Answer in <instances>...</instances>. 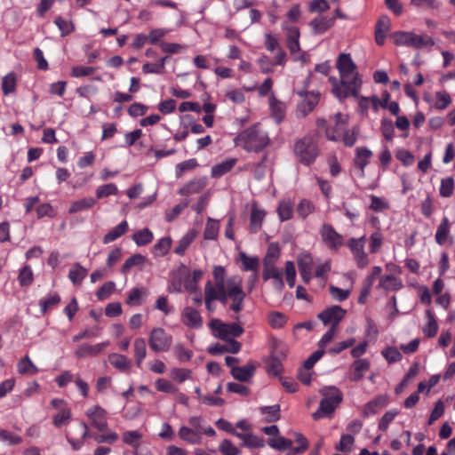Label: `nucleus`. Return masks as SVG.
<instances>
[{
	"label": "nucleus",
	"instance_id": "f257e3e1",
	"mask_svg": "<svg viewBox=\"0 0 455 455\" xmlns=\"http://www.w3.org/2000/svg\"><path fill=\"white\" fill-rule=\"evenodd\" d=\"M336 67L339 73V81L336 77L329 78L332 86L331 92L340 100L350 96L356 97L362 85V80L350 54L340 53Z\"/></svg>",
	"mask_w": 455,
	"mask_h": 455
},
{
	"label": "nucleus",
	"instance_id": "f03ea898",
	"mask_svg": "<svg viewBox=\"0 0 455 455\" xmlns=\"http://www.w3.org/2000/svg\"><path fill=\"white\" fill-rule=\"evenodd\" d=\"M235 141L242 142L245 150L257 152L268 145L269 138L267 132L260 128V124H256L241 132Z\"/></svg>",
	"mask_w": 455,
	"mask_h": 455
},
{
	"label": "nucleus",
	"instance_id": "7ed1b4c3",
	"mask_svg": "<svg viewBox=\"0 0 455 455\" xmlns=\"http://www.w3.org/2000/svg\"><path fill=\"white\" fill-rule=\"evenodd\" d=\"M358 108L362 112L379 110H387L391 114H397L399 112L398 103L390 100V94L387 92H384L382 98L379 99L377 96L363 97L357 94Z\"/></svg>",
	"mask_w": 455,
	"mask_h": 455
},
{
	"label": "nucleus",
	"instance_id": "20e7f679",
	"mask_svg": "<svg viewBox=\"0 0 455 455\" xmlns=\"http://www.w3.org/2000/svg\"><path fill=\"white\" fill-rule=\"evenodd\" d=\"M391 38L395 45L414 49H430L435 44L434 39L428 35L411 31L394 32Z\"/></svg>",
	"mask_w": 455,
	"mask_h": 455
},
{
	"label": "nucleus",
	"instance_id": "39448f33",
	"mask_svg": "<svg viewBox=\"0 0 455 455\" xmlns=\"http://www.w3.org/2000/svg\"><path fill=\"white\" fill-rule=\"evenodd\" d=\"M323 399L319 408L313 413V419L317 420L323 417H331L335 409L342 402V393L336 387H326L321 391Z\"/></svg>",
	"mask_w": 455,
	"mask_h": 455
},
{
	"label": "nucleus",
	"instance_id": "423d86ee",
	"mask_svg": "<svg viewBox=\"0 0 455 455\" xmlns=\"http://www.w3.org/2000/svg\"><path fill=\"white\" fill-rule=\"evenodd\" d=\"M293 152L297 160L306 166L312 164L319 154L317 144L311 135H306L297 140Z\"/></svg>",
	"mask_w": 455,
	"mask_h": 455
},
{
	"label": "nucleus",
	"instance_id": "0eeeda50",
	"mask_svg": "<svg viewBox=\"0 0 455 455\" xmlns=\"http://www.w3.org/2000/svg\"><path fill=\"white\" fill-rule=\"evenodd\" d=\"M226 305L228 299L231 300L229 308L235 314L241 312L243 308V301L246 293L242 289L241 280L236 277H232L228 280V292L225 294Z\"/></svg>",
	"mask_w": 455,
	"mask_h": 455
},
{
	"label": "nucleus",
	"instance_id": "6e6552de",
	"mask_svg": "<svg viewBox=\"0 0 455 455\" xmlns=\"http://www.w3.org/2000/svg\"><path fill=\"white\" fill-rule=\"evenodd\" d=\"M210 326L215 336L223 340L234 339V338L240 337L244 331L243 326L237 323H226L218 319L212 320Z\"/></svg>",
	"mask_w": 455,
	"mask_h": 455
},
{
	"label": "nucleus",
	"instance_id": "1a4fd4ad",
	"mask_svg": "<svg viewBox=\"0 0 455 455\" xmlns=\"http://www.w3.org/2000/svg\"><path fill=\"white\" fill-rule=\"evenodd\" d=\"M172 338L163 328H154L148 337V345L156 352H166L170 349Z\"/></svg>",
	"mask_w": 455,
	"mask_h": 455
},
{
	"label": "nucleus",
	"instance_id": "9d476101",
	"mask_svg": "<svg viewBox=\"0 0 455 455\" xmlns=\"http://www.w3.org/2000/svg\"><path fill=\"white\" fill-rule=\"evenodd\" d=\"M319 233L322 242L331 250L337 251L344 243L343 236L339 234L331 224H323L319 229Z\"/></svg>",
	"mask_w": 455,
	"mask_h": 455
},
{
	"label": "nucleus",
	"instance_id": "9b49d317",
	"mask_svg": "<svg viewBox=\"0 0 455 455\" xmlns=\"http://www.w3.org/2000/svg\"><path fill=\"white\" fill-rule=\"evenodd\" d=\"M85 415L89 419L92 427L99 431H102L104 433L108 432V418L106 410L99 405H94L86 411Z\"/></svg>",
	"mask_w": 455,
	"mask_h": 455
},
{
	"label": "nucleus",
	"instance_id": "f8f14e48",
	"mask_svg": "<svg viewBox=\"0 0 455 455\" xmlns=\"http://www.w3.org/2000/svg\"><path fill=\"white\" fill-rule=\"evenodd\" d=\"M364 241L365 235H363L360 238H351L347 243V246L354 255L357 267L360 268L365 267L369 263L368 256L364 251Z\"/></svg>",
	"mask_w": 455,
	"mask_h": 455
},
{
	"label": "nucleus",
	"instance_id": "ddd939ff",
	"mask_svg": "<svg viewBox=\"0 0 455 455\" xmlns=\"http://www.w3.org/2000/svg\"><path fill=\"white\" fill-rule=\"evenodd\" d=\"M346 312L340 306L335 305L319 313L317 317L324 325L331 323V327L337 328L339 322L344 318Z\"/></svg>",
	"mask_w": 455,
	"mask_h": 455
},
{
	"label": "nucleus",
	"instance_id": "4468645a",
	"mask_svg": "<svg viewBox=\"0 0 455 455\" xmlns=\"http://www.w3.org/2000/svg\"><path fill=\"white\" fill-rule=\"evenodd\" d=\"M281 28L285 32L286 44L291 54L299 52L300 51L299 28L289 25L285 21L281 24Z\"/></svg>",
	"mask_w": 455,
	"mask_h": 455
},
{
	"label": "nucleus",
	"instance_id": "2eb2a0df",
	"mask_svg": "<svg viewBox=\"0 0 455 455\" xmlns=\"http://www.w3.org/2000/svg\"><path fill=\"white\" fill-rule=\"evenodd\" d=\"M108 345V341L98 343L96 345L82 344L76 349L75 355L78 359L86 356L94 357L102 353Z\"/></svg>",
	"mask_w": 455,
	"mask_h": 455
},
{
	"label": "nucleus",
	"instance_id": "dca6fc26",
	"mask_svg": "<svg viewBox=\"0 0 455 455\" xmlns=\"http://www.w3.org/2000/svg\"><path fill=\"white\" fill-rule=\"evenodd\" d=\"M301 100L299 103V108L303 114H307L315 110L319 103L320 94L315 92H299Z\"/></svg>",
	"mask_w": 455,
	"mask_h": 455
},
{
	"label": "nucleus",
	"instance_id": "f3484780",
	"mask_svg": "<svg viewBox=\"0 0 455 455\" xmlns=\"http://www.w3.org/2000/svg\"><path fill=\"white\" fill-rule=\"evenodd\" d=\"M81 427L84 429V433L82 435V438L83 439H86V438H89V437H93V439L98 443H109V444L114 443L118 439V435L116 433L113 432V431H108V432L103 433L101 435H92L89 432V427H88L87 423L81 422Z\"/></svg>",
	"mask_w": 455,
	"mask_h": 455
},
{
	"label": "nucleus",
	"instance_id": "a211bd4d",
	"mask_svg": "<svg viewBox=\"0 0 455 455\" xmlns=\"http://www.w3.org/2000/svg\"><path fill=\"white\" fill-rule=\"evenodd\" d=\"M335 18L328 16H317L309 22L313 34L320 35L326 32L334 25Z\"/></svg>",
	"mask_w": 455,
	"mask_h": 455
},
{
	"label": "nucleus",
	"instance_id": "6ab92c4d",
	"mask_svg": "<svg viewBox=\"0 0 455 455\" xmlns=\"http://www.w3.org/2000/svg\"><path fill=\"white\" fill-rule=\"evenodd\" d=\"M275 264H263L262 277L265 281L268 279L275 280V285L278 291L283 288V273L275 266Z\"/></svg>",
	"mask_w": 455,
	"mask_h": 455
},
{
	"label": "nucleus",
	"instance_id": "aec40b11",
	"mask_svg": "<svg viewBox=\"0 0 455 455\" xmlns=\"http://www.w3.org/2000/svg\"><path fill=\"white\" fill-rule=\"evenodd\" d=\"M227 344L221 345L216 343L208 348V352L212 355H220L224 353L236 354L241 349V343L235 339L226 340Z\"/></svg>",
	"mask_w": 455,
	"mask_h": 455
},
{
	"label": "nucleus",
	"instance_id": "412c9836",
	"mask_svg": "<svg viewBox=\"0 0 455 455\" xmlns=\"http://www.w3.org/2000/svg\"><path fill=\"white\" fill-rule=\"evenodd\" d=\"M390 29V20L387 16H381L375 27V41L377 44L383 45L385 44L386 34Z\"/></svg>",
	"mask_w": 455,
	"mask_h": 455
},
{
	"label": "nucleus",
	"instance_id": "4be33fe9",
	"mask_svg": "<svg viewBox=\"0 0 455 455\" xmlns=\"http://www.w3.org/2000/svg\"><path fill=\"white\" fill-rule=\"evenodd\" d=\"M255 369L256 367L254 363H249L246 365L233 368V371H231V374L235 379L239 381L248 382L253 377L255 373Z\"/></svg>",
	"mask_w": 455,
	"mask_h": 455
},
{
	"label": "nucleus",
	"instance_id": "5701e85b",
	"mask_svg": "<svg viewBox=\"0 0 455 455\" xmlns=\"http://www.w3.org/2000/svg\"><path fill=\"white\" fill-rule=\"evenodd\" d=\"M451 102L450 94L445 91L436 92L432 95L430 103L436 110H444Z\"/></svg>",
	"mask_w": 455,
	"mask_h": 455
},
{
	"label": "nucleus",
	"instance_id": "b1692460",
	"mask_svg": "<svg viewBox=\"0 0 455 455\" xmlns=\"http://www.w3.org/2000/svg\"><path fill=\"white\" fill-rule=\"evenodd\" d=\"M266 212L258 208L256 204L251 207V218H250V229L252 233L258 232L262 225Z\"/></svg>",
	"mask_w": 455,
	"mask_h": 455
},
{
	"label": "nucleus",
	"instance_id": "393cba45",
	"mask_svg": "<svg viewBox=\"0 0 455 455\" xmlns=\"http://www.w3.org/2000/svg\"><path fill=\"white\" fill-rule=\"evenodd\" d=\"M379 287L387 291H397L403 287V282L393 275H386L380 277Z\"/></svg>",
	"mask_w": 455,
	"mask_h": 455
},
{
	"label": "nucleus",
	"instance_id": "a878e982",
	"mask_svg": "<svg viewBox=\"0 0 455 455\" xmlns=\"http://www.w3.org/2000/svg\"><path fill=\"white\" fill-rule=\"evenodd\" d=\"M109 363L121 371H127L132 366V362L125 355L120 354H110L108 355Z\"/></svg>",
	"mask_w": 455,
	"mask_h": 455
},
{
	"label": "nucleus",
	"instance_id": "bb28decb",
	"mask_svg": "<svg viewBox=\"0 0 455 455\" xmlns=\"http://www.w3.org/2000/svg\"><path fill=\"white\" fill-rule=\"evenodd\" d=\"M142 439V434L137 430L126 431L122 435V440L124 443L131 445L134 449V455H140L138 451Z\"/></svg>",
	"mask_w": 455,
	"mask_h": 455
},
{
	"label": "nucleus",
	"instance_id": "cd10ccee",
	"mask_svg": "<svg viewBox=\"0 0 455 455\" xmlns=\"http://www.w3.org/2000/svg\"><path fill=\"white\" fill-rule=\"evenodd\" d=\"M179 436L180 439L191 444H198L202 441L201 432L188 427H181L180 428Z\"/></svg>",
	"mask_w": 455,
	"mask_h": 455
},
{
	"label": "nucleus",
	"instance_id": "c85d7f7f",
	"mask_svg": "<svg viewBox=\"0 0 455 455\" xmlns=\"http://www.w3.org/2000/svg\"><path fill=\"white\" fill-rule=\"evenodd\" d=\"M353 373L350 377V379L353 381H359L363 378V374L370 368V363L366 359H358L354 362L353 365Z\"/></svg>",
	"mask_w": 455,
	"mask_h": 455
},
{
	"label": "nucleus",
	"instance_id": "c756f323",
	"mask_svg": "<svg viewBox=\"0 0 455 455\" xmlns=\"http://www.w3.org/2000/svg\"><path fill=\"white\" fill-rule=\"evenodd\" d=\"M371 156L372 153L369 148L365 147L357 148L355 150V164L363 172Z\"/></svg>",
	"mask_w": 455,
	"mask_h": 455
},
{
	"label": "nucleus",
	"instance_id": "7c9ffc66",
	"mask_svg": "<svg viewBox=\"0 0 455 455\" xmlns=\"http://www.w3.org/2000/svg\"><path fill=\"white\" fill-rule=\"evenodd\" d=\"M186 325L197 328L202 325V318L199 312L192 307H187L183 313Z\"/></svg>",
	"mask_w": 455,
	"mask_h": 455
},
{
	"label": "nucleus",
	"instance_id": "2f4dec72",
	"mask_svg": "<svg viewBox=\"0 0 455 455\" xmlns=\"http://www.w3.org/2000/svg\"><path fill=\"white\" fill-rule=\"evenodd\" d=\"M87 273L88 271L85 267L79 263H76L69 270L68 278L74 285H79L87 275Z\"/></svg>",
	"mask_w": 455,
	"mask_h": 455
},
{
	"label": "nucleus",
	"instance_id": "473e14b6",
	"mask_svg": "<svg viewBox=\"0 0 455 455\" xmlns=\"http://www.w3.org/2000/svg\"><path fill=\"white\" fill-rule=\"evenodd\" d=\"M128 223L126 220L122 221L118 226L114 228L108 233H107L103 237L104 243H109L123 235H124L128 231Z\"/></svg>",
	"mask_w": 455,
	"mask_h": 455
},
{
	"label": "nucleus",
	"instance_id": "72a5a7b5",
	"mask_svg": "<svg viewBox=\"0 0 455 455\" xmlns=\"http://www.w3.org/2000/svg\"><path fill=\"white\" fill-rule=\"evenodd\" d=\"M96 204V199L92 197H85L75 201L71 204L68 213L73 214L84 210L91 209Z\"/></svg>",
	"mask_w": 455,
	"mask_h": 455
},
{
	"label": "nucleus",
	"instance_id": "f704fd0d",
	"mask_svg": "<svg viewBox=\"0 0 455 455\" xmlns=\"http://www.w3.org/2000/svg\"><path fill=\"white\" fill-rule=\"evenodd\" d=\"M133 349L136 364L140 368L142 361L147 355V345L145 339L142 338H137L133 342Z\"/></svg>",
	"mask_w": 455,
	"mask_h": 455
},
{
	"label": "nucleus",
	"instance_id": "c9c22d12",
	"mask_svg": "<svg viewBox=\"0 0 455 455\" xmlns=\"http://www.w3.org/2000/svg\"><path fill=\"white\" fill-rule=\"evenodd\" d=\"M17 369L19 373L22 375H34L38 371L37 367L31 362L28 355L18 362Z\"/></svg>",
	"mask_w": 455,
	"mask_h": 455
},
{
	"label": "nucleus",
	"instance_id": "e433bc0d",
	"mask_svg": "<svg viewBox=\"0 0 455 455\" xmlns=\"http://www.w3.org/2000/svg\"><path fill=\"white\" fill-rule=\"evenodd\" d=\"M426 315L427 317V323L423 327L422 331L426 337L432 338L435 337L438 331V324L435 316L431 310L426 311Z\"/></svg>",
	"mask_w": 455,
	"mask_h": 455
},
{
	"label": "nucleus",
	"instance_id": "4c0bfd02",
	"mask_svg": "<svg viewBox=\"0 0 455 455\" xmlns=\"http://www.w3.org/2000/svg\"><path fill=\"white\" fill-rule=\"evenodd\" d=\"M132 240L138 246L148 244L153 240V233L148 228H143L135 232Z\"/></svg>",
	"mask_w": 455,
	"mask_h": 455
},
{
	"label": "nucleus",
	"instance_id": "58836bf2",
	"mask_svg": "<svg viewBox=\"0 0 455 455\" xmlns=\"http://www.w3.org/2000/svg\"><path fill=\"white\" fill-rule=\"evenodd\" d=\"M235 163L236 159L231 158L214 165L212 169V177H220L227 173L235 166Z\"/></svg>",
	"mask_w": 455,
	"mask_h": 455
},
{
	"label": "nucleus",
	"instance_id": "ea45409f",
	"mask_svg": "<svg viewBox=\"0 0 455 455\" xmlns=\"http://www.w3.org/2000/svg\"><path fill=\"white\" fill-rule=\"evenodd\" d=\"M205 299L208 301L220 300L222 304L226 305L225 294H220L211 282H207L204 288Z\"/></svg>",
	"mask_w": 455,
	"mask_h": 455
},
{
	"label": "nucleus",
	"instance_id": "a19ab883",
	"mask_svg": "<svg viewBox=\"0 0 455 455\" xmlns=\"http://www.w3.org/2000/svg\"><path fill=\"white\" fill-rule=\"evenodd\" d=\"M268 445L273 449L283 451L292 449V441L283 436H277L276 438L269 439Z\"/></svg>",
	"mask_w": 455,
	"mask_h": 455
},
{
	"label": "nucleus",
	"instance_id": "79ce46f5",
	"mask_svg": "<svg viewBox=\"0 0 455 455\" xmlns=\"http://www.w3.org/2000/svg\"><path fill=\"white\" fill-rule=\"evenodd\" d=\"M449 232H450V223H449L448 219L446 217H444L442 220V221L437 228L436 234H435L436 243L440 245H443L448 237Z\"/></svg>",
	"mask_w": 455,
	"mask_h": 455
},
{
	"label": "nucleus",
	"instance_id": "37998d69",
	"mask_svg": "<svg viewBox=\"0 0 455 455\" xmlns=\"http://www.w3.org/2000/svg\"><path fill=\"white\" fill-rule=\"evenodd\" d=\"M277 214L281 221L290 220L293 214V204L291 201H282L277 207Z\"/></svg>",
	"mask_w": 455,
	"mask_h": 455
},
{
	"label": "nucleus",
	"instance_id": "c03bdc74",
	"mask_svg": "<svg viewBox=\"0 0 455 455\" xmlns=\"http://www.w3.org/2000/svg\"><path fill=\"white\" fill-rule=\"evenodd\" d=\"M172 246L171 237H164L156 243L153 247V253L156 256L163 257L166 255Z\"/></svg>",
	"mask_w": 455,
	"mask_h": 455
},
{
	"label": "nucleus",
	"instance_id": "a18cd8bd",
	"mask_svg": "<svg viewBox=\"0 0 455 455\" xmlns=\"http://www.w3.org/2000/svg\"><path fill=\"white\" fill-rule=\"evenodd\" d=\"M205 185H206L205 179H199V180H192L186 187H184L180 189V194L188 195V194L199 193L201 190H203L204 188Z\"/></svg>",
	"mask_w": 455,
	"mask_h": 455
},
{
	"label": "nucleus",
	"instance_id": "49530a36",
	"mask_svg": "<svg viewBox=\"0 0 455 455\" xmlns=\"http://www.w3.org/2000/svg\"><path fill=\"white\" fill-rule=\"evenodd\" d=\"M236 436L241 438L243 442V445L248 447L262 448L264 447L263 439L253 435L251 434H236Z\"/></svg>",
	"mask_w": 455,
	"mask_h": 455
},
{
	"label": "nucleus",
	"instance_id": "de8ad7c7",
	"mask_svg": "<svg viewBox=\"0 0 455 455\" xmlns=\"http://www.w3.org/2000/svg\"><path fill=\"white\" fill-rule=\"evenodd\" d=\"M55 25L60 31L61 36H66L75 30V26L71 20H64L59 16L54 20Z\"/></svg>",
	"mask_w": 455,
	"mask_h": 455
},
{
	"label": "nucleus",
	"instance_id": "09e8293b",
	"mask_svg": "<svg viewBox=\"0 0 455 455\" xmlns=\"http://www.w3.org/2000/svg\"><path fill=\"white\" fill-rule=\"evenodd\" d=\"M294 435H295V440L298 443L299 446L292 447V449H291L287 452V455H296V454L303 453L308 448V442L303 435H301L299 433H295Z\"/></svg>",
	"mask_w": 455,
	"mask_h": 455
},
{
	"label": "nucleus",
	"instance_id": "8fccbe9b",
	"mask_svg": "<svg viewBox=\"0 0 455 455\" xmlns=\"http://www.w3.org/2000/svg\"><path fill=\"white\" fill-rule=\"evenodd\" d=\"M219 228V222L209 218L204 231V237L209 240L215 239L218 235Z\"/></svg>",
	"mask_w": 455,
	"mask_h": 455
},
{
	"label": "nucleus",
	"instance_id": "3c124183",
	"mask_svg": "<svg viewBox=\"0 0 455 455\" xmlns=\"http://www.w3.org/2000/svg\"><path fill=\"white\" fill-rule=\"evenodd\" d=\"M16 88V76L13 72L8 73L4 76L2 81V90L4 94L8 95L15 91Z\"/></svg>",
	"mask_w": 455,
	"mask_h": 455
},
{
	"label": "nucleus",
	"instance_id": "603ef678",
	"mask_svg": "<svg viewBox=\"0 0 455 455\" xmlns=\"http://www.w3.org/2000/svg\"><path fill=\"white\" fill-rule=\"evenodd\" d=\"M315 211V204L307 200L303 199L299 202L297 206V212L302 219L307 218L309 214L313 213Z\"/></svg>",
	"mask_w": 455,
	"mask_h": 455
},
{
	"label": "nucleus",
	"instance_id": "864d4df0",
	"mask_svg": "<svg viewBox=\"0 0 455 455\" xmlns=\"http://www.w3.org/2000/svg\"><path fill=\"white\" fill-rule=\"evenodd\" d=\"M172 285L177 291H181L182 288L190 293L197 291V283H196L195 280H191L188 275H187L185 277L184 284H182L180 282L178 283L173 282Z\"/></svg>",
	"mask_w": 455,
	"mask_h": 455
},
{
	"label": "nucleus",
	"instance_id": "5fc2aeb1",
	"mask_svg": "<svg viewBox=\"0 0 455 455\" xmlns=\"http://www.w3.org/2000/svg\"><path fill=\"white\" fill-rule=\"evenodd\" d=\"M280 256L279 246L275 243H271L268 246L267 254L263 259V264H275Z\"/></svg>",
	"mask_w": 455,
	"mask_h": 455
},
{
	"label": "nucleus",
	"instance_id": "6e6d98bb",
	"mask_svg": "<svg viewBox=\"0 0 455 455\" xmlns=\"http://www.w3.org/2000/svg\"><path fill=\"white\" fill-rule=\"evenodd\" d=\"M116 290V283L112 281L105 283L96 292V297L100 300L108 299Z\"/></svg>",
	"mask_w": 455,
	"mask_h": 455
},
{
	"label": "nucleus",
	"instance_id": "4d7b16f0",
	"mask_svg": "<svg viewBox=\"0 0 455 455\" xmlns=\"http://www.w3.org/2000/svg\"><path fill=\"white\" fill-rule=\"evenodd\" d=\"M146 258L141 254H134L128 258L122 266L123 273H127L132 267L143 264Z\"/></svg>",
	"mask_w": 455,
	"mask_h": 455
},
{
	"label": "nucleus",
	"instance_id": "13d9d810",
	"mask_svg": "<svg viewBox=\"0 0 455 455\" xmlns=\"http://www.w3.org/2000/svg\"><path fill=\"white\" fill-rule=\"evenodd\" d=\"M117 192V187L114 183H109L100 186L96 189V197L100 199L108 196L116 195Z\"/></svg>",
	"mask_w": 455,
	"mask_h": 455
},
{
	"label": "nucleus",
	"instance_id": "bf43d9fd",
	"mask_svg": "<svg viewBox=\"0 0 455 455\" xmlns=\"http://www.w3.org/2000/svg\"><path fill=\"white\" fill-rule=\"evenodd\" d=\"M195 238V235L192 233L186 234L180 241L178 245L174 249V252L179 255H184L186 250L190 245Z\"/></svg>",
	"mask_w": 455,
	"mask_h": 455
},
{
	"label": "nucleus",
	"instance_id": "052dcab7",
	"mask_svg": "<svg viewBox=\"0 0 455 455\" xmlns=\"http://www.w3.org/2000/svg\"><path fill=\"white\" fill-rule=\"evenodd\" d=\"M60 302V297L58 293H53L48 298L41 299L39 301V305L41 307L42 313L44 315L50 307L58 305Z\"/></svg>",
	"mask_w": 455,
	"mask_h": 455
},
{
	"label": "nucleus",
	"instance_id": "680f3d73",
	"mask_svg": "<svg viewBox=\"0 0 455 455\" xmlns=\"http://www.w3.org/2000/svg\"><path fill=\"white\" fill-rule=\"evenodd\" d=\"M264 44L266 49L270 52H275L279 49H282L280 46L278 38L272 35L271 33H266L264 36Z\"/></svg>",
	"mask_w": 455,
	"mask_h": 455
},
{
	"label": "nucleus",
	"instance_id": "e2e57ef3",
	"mask_svg": "<svg viewBox=\"0 0 455 455\" xmlns=\"http://www.w3.org/2000/svg\"><path fill=\"white\" fill-rule=\"evenodd\" d=\"M454 180L451 177L443 179L440 186V195L443 197H450L453 194Z\"/></svg>",
	"mask_w": 455,
	"mask_h": 455
},
{
	"label": "nucleus",
	"instance_id": "0e129e2a",
	"mask_svg": "<svg viewBox=\"0 0 455 455\" xmlns=\"http://www.w3.org/2000/svg\"><path fill=\"white\" fill-rule=\"evenodd\" d=\"M330 9V4L326 0H312L308 4V12L313 13H322Z\"/></svg>",
	"mask_w": 455,
	"mask_h": 455
},
{
	"label": "nucleus",
	"instance_id": "69168bd1",
	"mask_svg": "<svg viewBox=\"0 0 455 455\" xmlns=\"http://www.w3.org/2000/svg\"><path fill=\"white\" fill-rule=\"evenodd\" d=\"M18 279L21 286L30 285L34 280L32 269L28 266H25L20 270Z\"/></svg>",
	"mask_w": 455,
	"mask_h": 455
},
{
	"label": "nucleus",
	"instance_id": "338daca9",
	"mask_svg": "<svg viewBox=\"0 0 455 455\" xmlns=\"http://www.w3.org/2000/svg\"><path fill=\"white\" fill-rule=\"evenodd\" d=\"M174 354L178 360L181 363L188 362L193 356V352L185 348L182 344H177L174 347Z\"/></svg>",
	"mask_w": 455,
	"mask_h": 455
},
{
	"label": "nucleus",
	"instance_id": "774afa93",
	"mask_svg": "<svg viewBox=\"0 0 455 455\" xmlns=\"http://www.w3.org/2000/svg\"><path fill=\"white\" fill-rule=\"evenodd\" d=\"M156 387L158 391L174 394L178 391V388L169 380L164 379H158L156 381Z\"/></svg>",
	"mask_w": 455,
	"mask_h": 455
}]
</instances>
